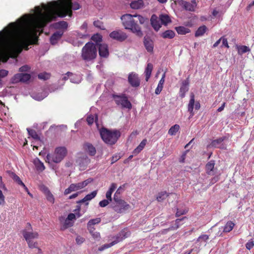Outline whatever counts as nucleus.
Instances as JSON below:
<instances>
[{
    "mask_svg": "<svg viewBox=\"0 0 254 254\" xmlns=\"http://www.w3.org/2000/svg\"><path fill=\"white\" fill-rule=\"evenodd\" d=\"M175 30L179 34L181 35H184L190 32V30L189 28L184 26L176 27Z\"/></svg>",
    "mask_w": 254,
    "mask_h": 254,
    "instance_id": "35",
    "label": "nucleus"
},
{
    "mask_svg": "<svg viewBox=\"0 0 254 254\" xmlns=\"http://www.w3.org/2000/svg\"><path fill=\"white\" fill-rule=\"evenodd\" d=\"M7 74L8 71L4 69L0 70V76L1 77V78L5 77Z\"/></svg>",
    "mask_w": 254,
    "mask_h": 254,
    "instance_id": "63",
    "label": "nucleus"
},
{
    "mask_svg": "<svg viewBox=\"0 0 254 254\" xmlns=\"http://www.w3.org/2000/svg\"><path fill=\"white\" fill-rule=\"evenodd\" d=\"M86 120L89 125H92L94 121V117L93 116H89L87 117Z\"/></svg>",
    "mask_w": 254,
    "mask_h": 254,
    "instance_id": "61",
    "label": "nucleus"
},
{
    "mask_svg": "<svg viewBox=\"0 0 254 254\" xmlns=\"http://www.w3.org/2000/svg\"><path fill=\"white\" fill-rule=\"evenodd\" d=\"M93 24L96 27H98L101 29H105L103 23L99 20L95 21Z\"/></svg>",
    "mask_w": 254,
    "mask_h": 254,
    "instance_id": "53",
    "label": "nucleus"
},
{
    "mask_svg": "<svg viewBox=\"0 0 254 254\" xmlns=\"http://www.w3.org/2000/svg\"><path fill=\"white\" fill-rule=\"evenodd\" d=\"M97 192L96 190H94L91 192L89 194H87L83 199L80 200L79 201H77V203H83V202H86V204H88V202L87 201L91 200L93 198H94L96 195H97Z\"/></svg>",
    "mask_w": 254,
    "mask_h": 254,
    "instance_id": "21",
    "label": "nucleus"
},
{
    "mask_svg": "<svg viewBox=\"0 0 254 254\" xmlns=\"http://www.w3.org/2000/svg\"><path fill=\"white\" fill-rule=\"evenodd\" d=\"M84 149L88 152L89 155L94 156L96 153V150L93 145L89 143H86L84 145Z\"/></svg>",
    "mask_w": 254,
    "mask_h": 254,
    "instance_id": "26",
    "label": "nucleus"
},
{
    "mask_svg": "<svg viewBox=\"0 0 254 254\" xmlns=\"http://www.w3.org/2000/svg\"><path fill=\"white\" fill-rule=\"evenodd\" d=\"M113 199L115 203L121 204L123 205L124 207H127V205L126 204V201L120 198V194H117L116 193H115Z\"/></svg>",
    "mask_w": 254,
    "mask_h": 254,
    "instance_id": "36",
    "label": "nucleus"
},
{
    "mask_svg": "<svg viewBox=\"0 0 254 254\" xmlns=\"http://www.w3.org/2000/svg\"><path fill=\"white\" fill-rule=\"evenodd\" d=\"M110 202V200L107 199H104V200H102L101 201H100L99 204L100 206H101L102 207H104L107 206L109 204Z\"/></svg>",
    "mask_w": 254,
    "mask_h": 254,
    "instance_id": "54",
    "label": "nucleus"
},
{
    "mask_svg": "<svg viewBox=\"0 0 254 254\" xmlns=\"http://www.w3.org/2000/svg\"><path fill=\"white\" fill-rule=\"evenodd\" d=\"M254 246V241L253 240L249 241L246 244V247L248 250H251Z\"/></svg>",
    "mask_w": 254,
    "mask_h": 254,
    "instance_id": "57",
    "label": "nucleus"
},
{
    "mask_svg": "<svg viewBox=\"0 0 254 254\" xmlns=\"http://www.w3.org/2000/svg\"><path fill=\"white\" fill-rule=\"evenodd\" d=\"M33 163L37 170L43 171L45 170V167L43 163L38 158H36L34 160Z\"/></svg>",
    "mask_w": 254,
    "mask_h": 254,
    "instance_id": "30",
    "label": "nucleus"
},
{
    "mask_svg": "<svg viewBox=\"0 0 254 254\" xmlns=\"http://www.w3.org/2000/svg\"><path fill=\"white\" fill-rule=\"evenodd\" d=\"M31 75L28 73H17L14 75L11 78L12 83H16L19 82H25L28 81Z\"/></svg>",
    "mask_w": 254,
    "mask_h": 254,
    "instance_id": "11",
    "label": "nucleus"
},
{
    "mask_svg": "<svg viewBox=\"0 0 254 254\" xmlns=\"http://www.w3.org/2000/svg\"><path fill=\"white\" fill-rule=\"evenodd\" d=\"M131 8L137 9L141 8L144 6V2L142 0H137L131 2L130 4Z\"/></svg>",
    "mask_w": 254,
    "mask_h": 254,
    "instance_id": "27",
    "label": "nucleus"
},
{
    "mask_svg": "<svg viewBox=\"0 0 254 254\" xmlns=\"http://www.w3.org/2000/svg\"><path fill=\"white\" fill-rule=\"evenodd\" d=\"M100 134L104 142L109 145L115 144L121 136L120 131L116 129L109 130L104 127L100 129Z\"/></svg>",
    "mask_w": 254,
    "mask_h": 254,
    "instance_id": "3",
    "label": "nucleus"
},
{
    "mask_svg": "<svg viewBox=\"0 0 254 254\" xmlns=\"http://www.w3.org/2000/svg\"><path fill=\"white\" fill-rule=\"evenodd\" d=\"M175 35V32L171 30H166L161 34V37L164 39H172Z\"/></svg>",
    "mask_w": 254,
    "mask_h": 254,
    "instance_id": "32",
    "label": "nucleus"
},
{
    "mask_svg": "<svg viewBox=\"0 0 254 254\" xmlns=\"http://www.w3.org/2000/svg\"><path fill=\"white\" fill-rule=\"evenodd\" d=\"M63 35V31H56L54 32L50 38V42L52 45H54L58 43Z\"/></svg>",
    "mask_w": 254,
    "mask_h": 254,
    "instance_id": "19",
    "label": "nucleus"
},
{
    "mask_svg": "<svg viewBox=\"0 0 254 254\" xmlns=\"http://www.w3.org/2000/svg\"><path fill=\"white\" fill-rule=\"evenodd\" d=\"M114 99L116 103L122 108L130 109L132 107L131 103L125 96L114 95Z\"/></svg>",
    "mask_w": 254,
    "mask_h": 254,
    "instance_id": "10",
    "label": "nucleus"
},
{
    "mask_svg": "<svg viewBox=\"0 0 254 254\" xmlns=\"http://www.w3.org/2000/svg\"><path fill=\"white\" fill-rule=\"evenodd\" d=\"M46 196V198L48 201L52 203H54L55 202V198L54 195L51 192V191L49 192L47 194H45Z\"/></svg>",
    "mask_w": 254,
    "mask_h": 254,
    "instance_id": "48",
    "label": "nucleus"
},
{
    "mask_svg": "<svg viewBox=\"0 0 254 254\" xmlns=\"http://www.w3.org/2000/svg\"><path fill=\"white\" fill-rule=\"evenodd\" d=\"M234 226L235 224L233 222L229 221L227 222L224 227H222L220 229H222L223 232L228 233L233 229Z\"/></svg>",
    "mask_w": 254,
    "mask_h": 254,
    "instance_id": "31",
    "label": "nucleus"
},
{
    "mask_svg": "<svg viewBox=\"0 0 254 254\" xmlns=\"http://www.w3.org/2000/svg\"><path fill=\"white\" fill-rule=\"evenodd\" d=\"M159 18L161 21L162 24L165 25H167L171 21L170 17L167 14H160Z\"/></svg>",
    "mask_w": 254,
    "mask_h": 254,
    "instance_id": "33",
    "label": "nucleus"
},
{
    "mask_svg": "<svg viewBox=\"0 0 254 254\" xmlns=\"http://www.w3.org/2000/svg\"><path fill=\"white\" fill-rule=\"evenodd\" d=\"M126 204L127 205V207H124L121 204L115 203L113 206V208L117 213H123L127 210L129 208V205L126 202Z\"/></svg>",
    "mask_w": 254,
    "mask_h": 254,
    "instance_id": "23",
    "label": "nucleus"
},
{
    "mask_svg": "<svg viewBox=\"0 0 254 254\" xmlns=\"http://www.w3.org/2000/svg\"><path fill=\"white\" fill-rule=\"evenodd\" d=\"M89 162L90 159L85 154H81L76 161V163L79 166L80 170H84Z\"/></svg>",
    "mask_w": 254,
    "mask_h": 254,
    "instance_id": "13",
    "label": "nucleus"
},
{
    "mask_svg": "<svg viewBox=\"0 0 254 254\" xmlns=\"http://www.w3.org/2000/svg\"><path fill=\"white\" fill-rule=\"evenodd\" d=\"M214 166L215 163L213 160H211L206 165V171L207 173L210 175H213L214 174Z\"/></svg>",
    "mask_w": 254,
    "mask_h": 254,
    "instance_id": "25",
    "label": "nucleus"
},
{
    "mask_svg": "<svg viewBox=\"0 0 254 254\" xmlns=\"http://www.w3.org/2000/svg\"><path fill=\"white\" fill-rule=\"evenodd\" d=\"M30 69V67L27 65H24L19 68L20 72L27 71Z\"/></svg>",
    "mask_w": 254,
    "mask_h": 254,
    "instance_id": "62",
    "label": "nucleus"
},
{
    "mask_svg": "<svg viewBox=\"0 0 254 254\" xmlns=\"http://www.w3.org/2000/svg\"><path fill=\"white\" fill-rule=\"evenodd\" d=\"M67 23L64 21H61L60 22H56L53 24L54 28L56 29H58V30L57 31H63V34L67 29Z\"/></svg>",
    "mask_w": 254,
    "mask_h": 254,
    "instance_id": "18",
    "label": "nucleus"
},
{
    "mask_svg": "<svg viewBox=\"0 0 254 254\" xmlns=\"http://www.w3.org/2000/svg\"><path fill=\"white\" fill-rule=\"evenodd\" d=\"M13 180L16 182L19 185L22 186L24 189L25 190H28V189L27 188V187L25 186V185L23 183V182H22V181L21 180V179H20V178L17 176V175H16L15 174H14L13 175Z\"/></svg>",
    "mask_w": 254,
    "mask_h": 254,
    "instance_id": "45",
    "label": "nucleus"
},
{
    "mask_svg": "<svg viewBox=\"0 0 254 254\" xmlns=\"http://www.w3.org/2000/svg\"><path fill=\"white\" fill-rule=\"evenodd\" d=\"M122 24L126 29L130 30L137 36L141 37L143 33L141 27L138 24L139 21L140 24H143L145 21V18L140 15L126 14L121 17Z\"/></svg>",
    "mask_w": 254,
    "mask_h": 254,
    "instance_id": "2",
    "label": "nucleus"
},
{
    "mask_svg": "<svg viewBox=\"0 0 254 254\" xmlns=\"http://www.w3.org/2000/svg\"><path fill=\"white\" fill-rule=\"evenodd\" d=\"M67 153V150L64 147H59L55 149L53 154L47 155L46 161L49 163L52 162L59 163L63 160Z\"/></svg>",
    "mask_w": 254,
    "mask_h": 254,
    "instance_id": "6",
    "label": "nucleus"
},
{
    "mask_svg": "<svg viewBox=\"0 0 254 254\" xmlns=\"http://www.w3.org/2000/svg\"><path fill=\"white\" fill-rule=\"evenodd\" d=\"M238 53L239 55H242L243 54L250 51V49L246 46H237Z\"/></svg>",
    "mask_w": 254,
    "mask_h": 254,
    "instance_id": "40",
    "label": "nucleus"
},
{
    "mask_svg": "<svg viewBox=\"0 0 254 254\" xmlns=\"http://www.w3.org/2000/svg\"><path fill=\"white\" fill-rule=\"evenodd\" d=\"M47 96V94L46 92H43L42 93H38L37 94H33L32 95V97L33 99L37 100V101H41L43 99H44Z\"/></svg>",
    "mask_w": 254,
    "mask_h": 254,
    "instance_id": "42",
    "label": "nucleus"
},
{
    "mask_svg": "<svg viewBox=\"0 0 254 254\" xmlns=\"http://www.w3.org/2000/svg\"><path fill=\"white\" fill-rule=\"evenodd\" d=\"M225 137H221L218 139L213 140L211 144L209 145V147H213L215 148H221L222 145V142L225 139Z\"/></svg>",
    "mask_w": 254,
    "mask_h": 254,
    "instance_id": "24",
    "label": "nucleus"
},
{
    "mask_svg": "<svg viewBox=\"0 0 254 254\" xmlns=\"http://www.w3.org/2000/svg\"><path fill=\"white\" fill-rule=\"evenodd\" d=\"M40 190L45 193V194L50 191L49 189L44 185L40 187Z\"/></svg>",
    "mask_w": 254,
    "mask_h": 254,
    "instance_id": "60",
    "label": "nucleus"
},
{
    "mask_svg": "<svg viewBox=\"0 0 254 254\" xmlns=\"http://www.w3.org/2000/svg\"><path fill=\"white\" fill-rule=\"evenodd\" d=\"M97 53L96 45L93 43L88 42L82 48L81 57L85 61H90L96 58Z\"/></svg>",
    "mask_w": 254,
    "mask_h": 254,
    "instance_id": "5",
    "label": "nucleus"
},
{
    "mask_svg": "<svg viewBox=\"0 0 254 254\" xmlns=\"http://www.w3.org/2000/svg\"><path fill=\"white\" fill-rule=\"evenodd\" d=\"M180 129L179 125L176 124L172 126L168 131V134L170 135H175Z\"/></svg>",
    "mask_w": 254,
    "mask_h": 254,
    "instance_id": "41",
    "label": "nucleus"
},
{
    "mask_svg": "<svg viewBox=\"0 0 254 254\" xmlns=\"http://www.w3.org/2000/svg\"><path fill=\"white\" fill-rule=\"evenodd\" d=\"M97 45L100 56L102 58H107L109 54L107 45L103 43L100 44H97Z\"/></svg>",
    "mask_w": 254,
    "mask_h": 254,
    "instance_id": "15",
    "label": "nucleus"
},
{
    "mask_svg": "<svg viewBox=\"0 0 254 254\" xmlns=\"http://www.w3.org/2000/svg\"><path fill=\"white\" fill-rule=\"evenodd\" d=\"M152 69L153 65L151 63H148L145 70V80L146 81L148 80L151 76Z\"/></svg>",
    "mask_w": 254,
    "mask_h": 254,
    "instance_id": "34",
    "label": "nucleus"
},
{
    "mask_svg": "<svg viewBox=\"0 0 254 254\" xmlns=\"http://www.w3.org/2000/svg\"><path fill=\"white\" fill-rule=\"evenodd\" d=\"M165 73H164L162 75V78L160 80V81L158 84L157 87L155 89V93L156 95H159L160 93V92H161V91L162 90V89L163 87V84L165 81Z\"/></svg>",
    "mask_w": 254,
    "mask_h": 254,
    "instance_id": "28",
    "label": "nucleus"
},
{
    "mask_svg": "<svg viewBox=\"0 0 254 254\" xmlns=\"http://www.w3.org/2000/svg\"><path fill=\"white\" fill-rule=\"evenodd\" d=\"M194 105V95H191L190 96V99L189 101V103L188 104V111L190 112L191 116L193 115V106Z\"/></svg>",
    "mask_w": 254,
    "mask_h": 254,
    "instance_id": "37",
    "label": "nucleus"
},
{
    "mask_svg": "<svg viewBox=\"0 0 254 254\" xmlns=\"http://www.w3.org/2000/svg\"><path fill=\"white\" fill-rule=\"evenodd\" d=\"M147 140L146 139H143L139 144V145L134 150L133 153L134 154H137L139 153L144 147Z\"/></svg>",
    "mask_w": 254,
    "mask_h": 254,
    "instance_id": "38",
    "label": "nucleus"
},
{
    "mask_svg": "<svg viewBox=\"0 0 254 254\" xmlns=\"http://www.w3.org/2000/svg\"><path fill=\"white\" fill-rule=\"evenodd\" d=\"M116 188H117L116 184L113 183L111 184V185L109 189V190L108 191L109 192H110V193H111L112 194V193L113 192V191H114V190H116Z\"/></svg>",
    "mask_w": 254,
    "mask_h": 254,
    "instance_id": "59",
    "label": "nucleus"
},
{
    "mask_svg": "<svg viewBox=\"0 0 254 254\" xmlns=\"http://www.w3.org/2000/svg\"><path fill=\"white\" fill-rule=\"evenodd\" d=\"M93 238L96 240H99L100 238V234L99 232L95 231V229H92L91 231H89Z\"/></svg>",
    "mask_w": 254,
    "mask_h": 254,
    "instance_id": "46",
    "label": "nucleus"
},
{
    "mask_svg": "<svg viewBox=\"0 0 254 254\" xmlns=\"http://www.w3.org/2000/svg\"><path fill=\"white\" fill-rule=\"evenodd\" d=\"M76 36L77 38L84 39L87 37L88 36V35L87 32H84V33L77 32Z\"/></svg>",
    "mask_w": 254,
    "mask_h": 254,
    "instance_id": "58",
    "label": "nucleus"
},
{
    "mask_svg": "<svg viewBox=\"0 0 254 254\" xmlns=\"http://www.w3.org/2000/svg\"><path fill=\"white\" fill-rule=\"evenodd\" d=\"M110 37L113 39L122 42L127 38V36L126 33L121 30H115L110 34Z\"/></svg>",
    "mask_w": 254,
    "mask_h": 254,
    "instance_id": "12",
    "label": "nucleus"
},
{
    "mask_svg": "<svg viewBox=\"0 0 254 254\" xmlns=\"http://www.w3.org/2000/svg\"><path fill=\"white\" fill-rule=\"evenodd\" d=\"M75 241L78 245H80L84 242L85 239L80 236H78L76 237Z\"/></svg>",
    "mask_w": 254,
    "mask_h": 254,
    "instance_id": "55",
    "label": "nucleus"
},
{
    "mask_svg": "<svg viewBox=\"0 0 254 254\" xmlns=\"http://www.w3.org/2000/svg\"><path fill=\"white\" fill-rule=\"evenodd\" d=\"M80 7L79 4L73 0H54L36 6L35 9H31V13L24 14L16 22L9 23L0 32V60L16 58L23 46L36 36L48 23L58 17H64L66 15L71 17L72 10Z\"/></svg>",
    "mask_w": 254,
    "mask_h": 254,
    "instance_id": "1",
    "label": "nucleus"
},
{
    "mask_svg": "<svg viewBox=\"0 0 254 254\" xmlns=\"http://www.w3.org/2000/svg\"><path fill=\"white\" fill-rule=\"evenodd\" d=\"M128 81L132 87H136L140 85V80L138 75L134 72H131L129 74Z\"/></svg>",
    "mask_w": 254,
    "mask_h": 254,
    "instance_id": "14",
    "label": "nucleus"
},
{
    "mask_svg": "<svg viewBox=\"0 0 254 254\" xmlns=\"http://www.w3.org/2000/svg\"><path fill=\"white\" fill-rule=\"evenodd\" d=\"M38 76L39 79L47 80L50 78V75L49 73L45 72L39 74Z\"/></svg>",
    "mask_w": 254,
    "mask_h": 254,
    "instance_id": "51",
    "label": "nucleus"
},
{
    "mask_svg": "<svg viewBox=\"0 0 254 254\" xmlns=\"http://www.w3.org/2000/svg\"><path fill=\"white\" fill-rule=\"evenodd\" d=\"M159 21V18L155 14L152 15L150 19L151 24L156 31H158L161 27Z\"/></svg>",
    "mask_w": 254,
    "mask_h": 254,
    "instance_id": "20",
    "label": "nucleus"
},
{
    "mask_svg": "<svg viewBox=\"0 0 254 254\" xmlns=\"http://www.w3.org/2000/svg\"><path fill=\"white\" fill-rule=\"evenodd\" d=\"M207 27L205 25L199 27L195 33V37H199L202 36L206 32Z\"/></svg>",
    "mask_w": 254,
    "mask_h": 254,
    "instance_id": "39",
    "label": "nucleus"
},
{
    "mask_svg": "<svg viewBox=\"0 0 254 254\" xmlns=\"http://www.w3.org/2000/svg\"><path fill=\"white\" fill-rule=\"evenodd\" d=\"M178 3L186 10L191 12L194 11L197 5L196 0H192L190 2L184 0H178Z\"/></svg>",
    "mask_w": 254,
    "mask_h": 254,
    "instance_id": "9",
    "label": "nucleus"
},
{
    "mask_svg": "<svg viewBox=\"0 0 254 254\" xmlns=\"http://www.w3.org/2000/svg\"><path fill=\"white\" fill-rule=\"evenodd\" d=\"M77 215V217L78 218L80 216V215L78 214H74V213H69L67 217L66 218L68 220H70L71 221H72V220H74L76 219V216Z\"/></svg>",
    "mask_w": 254,
    "mask_h": 254,
    "instance_id": "52",
    "label": "nucleus"
},
{
    "mask_svg": "<svg viewBox=\"0 0 254 254\" xmlns=\"http://www.w3.org/2000/svg\"><path fill=\"white\" fill-rule=\"evenodd\" d=\"M185 219H186V217H184L183 218L181 219H177L175 221V226H172L171 228H170L171 230H175L178 229L180 226V222L184 220Z\"/></svg>",
    "mask_w": 254,
    "mask_h": 254,
    "instance_id": "49",
    "label": "nucleus"
},
{
    "mask_svg": "<svg viewBox=\"0 0 254 254\" xmlns=\"http://www.w3.org/2000/svg\"><path fill=\"white\" fill-rule=\"evenodd\" d=\"M91 181L87 179L83 182H79L76 184H71L68 188L65 189L64 191V194L67 195L72 191H77L85 187Z\"/></svg>",
    "mask_w": 254,
    "mask_h": 254,
    "instance_id": "8",
    "label": "nucleus"
},
{
    "mask_svg": "<svg viewBox=\"0 0 254 254\" xmlns=\"http://www.w3.org/2000/svg\"><path fill=\"white\" fill-rule=\"evenodd\" d=\"M169 196V194L166 191H162L158 193L157 199L158 201H162Z\"/></svg>",
    "mask_w": 254,
    "mask_h": 254,
    "instance_id": "44",
    "label": "nucleus"
},
{
    "mask_svg": "<svg viewBox=\"0 0 254 254\" xmlns=\"http://www.w3.org/2000/svg\"><path fill=\"white\" fill-rule=\"evenodd\" d=\"M189 81L188 79L182 81L179 91L180 96L181 98H184L185 96L186 93L188 91L189 89Z\"/></svg>",
    "mask_w": 254,
    "mask_h": 254,
    "instance_id": "17",
    "label": "nucleus"
},
{
    "mask_svg": "<svg viewBox=\"0 0 254 254\" xmlns=\"http://www.w3.org/2000/svg\"><path fill=\"white\" fill-rule=\"evenodd\" d=\"M92 39L93 41H96L97 43L100 42L102 41V37L98 34L95 35L92 37Z\"/></svg>",
    "mask_w": 254,
    "mask_h": 254,
    "instance_id": "56",
    "label": "nucleus"
},
{
    "mask_svg": "<svg viewBox=\"0 0 254 254\" xmlns=\"http://www.w3.org/2000/svg\"><path fill=\"white\" fill-rule=\"evenodd\" d=\"M22 233L30 248H38V243L34 242L32 239H38L39 234L37 232L32 231V228L30 223L27 224L26 228L22 231Z\"/></svg>",
    "mask_w": 254,
    "mask_h": 254,
    "instance_id": "4",
    "label": "nucleus"
},
{
    "mask_svg": "<svg viewBox=\"0 0 254 254\" xmlns=\"http://www.w3.org/2000/svg\"><path fill=\"white\" fill-rule=\"evenodd\" d=\"M73 222L70 220H68L67 218L64 220V222L63 226V229H66L68 227L72 226Z\"/></svg>",
    "mask_w": 254,
    "mask_h": 254,
    "instance_id": "47",
    "label": "nucleus"
},
{
    "mask_svg": "<svg viewBox=\"0 0 254 254\" xmlns=\"http://www.w3.org/2000/svg\"><path fill=\"white\" fill-rule=\"evenodd\" d=\"M87 28V23L86 22H84L82 24V25L80 26V29L81 30L84 31V32H86Z\"/></svg>",
    "mask_w": 254,
    "mask_h": 254,
    "instance_id": "64",
    "label": "nucleus"
},
{
    "mask_svg": "<svg viewBox=\"0 0 254 254\" xmlns=\"http://www.w3.org/2000/svg\"><path fill=\"white\" fill-rule=\"evenodd\" d=\"M209 239V236L207 235H202L200 236L197 240V241L202 243V242H206Z\"/></svg>",
    "mask_w": 254,
    "mask_h": 254,
    "instance_id": "50",
    "label": "nucleus"
},
{
    "mask_svg": "<svg viewBox=\"0 0 254 254\" xmlns=\"http://www.w3.org/2000/svg\"><path fill=\"white\" fill-rule=\"evenodd\" d=\"M101 222L100 218H96L91 219L87 223V229L89 231H91L92 229H95L93 227L94 225L99 223Z\"/></svg>",
    "mask_w": 254,
    "mask_h": 254,
    "instance_id": "29",
    "label": "nucleus"
},
{
    "mask_svg": "<svg viewBox=\"0 0 254 254\" xmlns=\"http://www.w3.org/2000/svg\"><path fill=\"white\" fill-rule=\"evenodd\" d=\"M27 130L29 135L31 136L33 139L35 140H39L40 137L35 130L28 128H27Z\"/></svg>",
    "mask_w": 254,
    "mask_h": 254,
    "instance_id": "43",
    "label": "nucleus"
},
{
    "mask_svg": "<svg viewBox=\"0 0 254 254\" xmlns=\"http://www.w3.org/2000/svg\"><path fill=\"white\" fill-rule=\"evenodd\" d=\"M67 75L70 76L69 80L72 83L79 84L81 81L82 78L80 75L74 74L70 72H67Z\"/></svg>",
    "mask_w": 254,
    "mask_h": 254,
    "instance_id": "22",
    "label": "nucleus"
},
{
    "mask_svg": "<svg viewBox=\"0 0 254 254\" xmlns=\"http://www.w3.org/2000/svg\"><path fill=\"white\" fill-rule=\"evenodd\" d=\"M143 43L147 51L152 53L154 48V43L152 40L149 37H144Z\"/></svg>",
    "mask_w": 254,
    "mask_h": 254,
    "instance_id": "16",
    "label": "nucleus"
},
{
    "mask_svg": "<svg viewBox=\"0 0 254 254\" xmlns=\"http://www.w3.org/2000/svg\"><path fill=\"white\" fill-rule=\"evenodd\" d=\"M130 235V233L127 230H123L115 237V240L110 244H105L102 247L99 249V251H102L105 249L110 248L119 242L123 241L125 238L128 237Z\"/></svg>",
    "mask_w": 254,
    "mask_h": 254,
    "instance_id": "7",
    "label": "nucleus"
}]
</instances>
